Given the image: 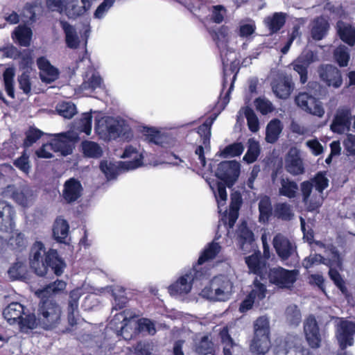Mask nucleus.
Returning <instances> with one entry per match:
<instances>
[{
  "label": "nucleus",
  "mask_w": 355,
  "mask_h": 355,
  "mask_svg": "<svg viewBox=\"0 0 355 355\" xmlns=\"http://www.w3.org/2000/svg\"><path fill=\"white\" fill-rule=\"evenodd\" d=\"M215 197L217 200L219 212H222L223 207L225 206L227 198L225 187L223 183H218L217 193H215Z\"/></svg>",
  "instance_id": "nucleus-62"
},
{
  "label": "nucleus",
  "mask_w": 355,
  "mask_h": 355,
  "mask_svg": "<svg viewBox=\"0 0 355 355\" xmlns=\"http://www.w3.org/2000/svg\"><path fill=\"white\" fill-rule=\"evenodd\" d=\"M15 217L13 207L4 201H0V230L11 232L15 227Z\"/></svg>",
  "instance_id": "nucleus-21"
},
{
  "label": "nucleus",
  "mask_w": 355,
  "mask_h": 355,
  "mask_svg": "<svg viewBox=\"0 0 355 355\" xmlns=\"http://www.w3.org/2000/svg\"><path fill=\"white\" fill-rule=\"evenodd\" d=\"M8 273L12 280H25L28 276L27 267L24 263L18 261L10 268Z\"/></svg>",
  "instance_id": "nucleus-45"
},
{
  "label": "nucleus",
  "mask_w": 355,
  "mask_h": 355,
  "mask_svg": "<svg viewBox=\"0 0 355 355\" xmlns=\"http://www.w3.org/2000/svg\"><path fill=\"white\" fill-rule=\"evenodd\" d=\"M212 343L209 340V337L205 336L201 338L198 343H196V351L200 354H211L212 351Z\"/></svg>",
  "instance_id": "nucleus-60"
},
{
  "label": "nucleus",
  "mask_w": 355,
  "mask_h": 355,
  "mask_svg": "<svg viewBox=\"0 0 355 355\" xmlns=\"http://www.w3.org/2000/svg\"><path fill=\"white\" fill-rule=\"evenodd\" d=\"M69 226L66 220L61 218H57L53 228L55 239L60 243H66L69 236Z\"/></svg>",
  "instance_id": "nucleus-32"
},
{
  "label": "nucleus",
  "mask_w": 355,
  "mask_h": 355,
  "mask_svg": "<svg viewBox=\"0 0 355 355\" xmlns=\"http://www.w3.org/2000/svg\"><path fill=\"white\" fill-rule=\"evenodd\" d=\"M316 245L321 248L325 249L327 257L324 258V260H323V264L329 267L340 268L341 259L338 251L332 245L325 247V245L320 241L316 242Z\"/></svg>",
  "instance_id": "nucleus-34"
},
{
  "label": "nucleus",
  "mask_w": 355,
  "mask_h": 355,
  "mask_svg": "<svg viewBox=\"0 0 355 355\" xmlns=\"http://www.w3.org/2000/svg\"><path fill=\"white\" fill-rule=\"evenodd\" d=\"M5 195L10 196L19 205L23 207L31 206L35 200V195L31 188L26 184L9 185L5 189Z\"/></svg>",
  "instance_id": "nucleus-7"
},
{
  "label": "nucleus",
  "mask_w": 355,
  "mask_h": 355,
  "mask_svg": "<svg viewBox=\"0 0 355 355\" xmlns=\"http://www.w3.org/2000/svg\"><path fill=\"white\" fill-rule=\"evenodd\" d=\"M270 347L269 337L254 336L250 345V349L252 352L259 355H264Z\"/></svg>",
  "instance_id": "nucleus-40"
},
{
  "label": "nucleus",
  "mask_w": 355,
  "mask_h": 355,
  "mask_svg": "<svg viewBox=\"0 0 355 355\" xmlns=\"http://www.w3.org/2000/svg\"><path fill=\"white\" fill-rule=\"evenodd\" d=\"M133 318L134 315L128 311L116 313L110 323V327L120 334L125 339H128L129 337L125 335V331L128 327V322H130V320Z\"/></svg>",
  "instance_id": "nucleus-23"
},
{
  "label": "nucleus",
  "mask_w": 355,
  "mask_h": 355,
  "mask_svg": "<svg viewBox=\"0 0 355 355\" xmlns=\"http://www.w3.org/2000/svg\"><path fill=\"white\" fill-rule=\"evenodd\" d=\"M275 95L280 98H287L293 90V84L288 78H284L272 85Z\"/></svg>",
  "instance_id": "nucleus-37"
},
{
  "label": "nucleus",
  "mask_w": 355,
  "mask_h": 355,
  "mask_svg": "<svg viewBox=\"0 0 355 355\" xmlns=\"http://www.w3.org/2000/svg\"><path fill=\"white\" fill-rule=\"evenodd\" d=\"M211 19L217 24L221 23L225 15L227 14V9L221 5L214 6L211 9Z\"/></svg>",
  "instance_id": "nucleus-64"
},
{
  "label": "nucleus",
  "mask_w": 355,
  "mask_h": 355,
  "mask_svg": "<svg viewBox=\"0 0 355 355\" xmlns=\"http://www.w3.org/2000/svg\"><path fill=\"white\" fill-rule=\"evenodd\" d=\"M29 260L31 268L39 276L46 274L49 267L56 275H60L65 267L64 262L59 257L57 251L53 249L46 250L40 241H37L33 245Z\"/></svg>",
  "instance_id": "nucleus-2"
},
{
  "label": "nucleus",
  "mask_w": 355,
  "mask_h": 355,
  "mask_svg": "<svg viewBox=\"0 0 355 355\" xmlns=\"http://www.w3.org/2000/svg\"><path fill=\"white\" fill-rule=\"evenodd\" d=\"M82 186L78 180L71 178L64 185L62 196L67 202L76 201L81 195Z\"/></svg>",
  "instance_id": "nucleus-25"
},
{
  "label": "nucleus",
  "mask_w": 355,
  "mask_h": 355,
  "mask_svg": "<svg viewBox=\"0 0 355 355\" xmlns=\"http://www.w3.org/2000/svg\"><path fill=\"white\" fill-rule=\"evenodd\" d=\"M56 110L60 116L71 119L76 113V105L71 102H62L57 105Z\"/></svg>",
  "instance_id": "nucleus-55"
},
{
  "label": "nucleus",
  "mask_w": 355,
  "mask_h": 355,
  "mask_svg": "<svg viewBox=\"0 0 355 355\" xmlns=\"http://www.w3.org/2000/svg\"><path fill=\"white\" fill-rule=\"evenodd\" d=\"M285 21L286 15L282 12H275L264 19L266 26L272 33L278 31L284 26Z\"/></svg>",
  "instance_id": "nucleus-41"
},
{
  "label": "nucleus",
  "mask_w": 355,
  "mask_h": 355,
  "mask_svg": "<svg viewBox=\"0 0 355 355\" xmlns=\"http://www.w3.org/2000/svg\"><path fill=\"white\" fill-rule=\"evenodd\" d=\"M91 6V0H66L64 14L69 19H76L85 15Z\"/></svg>",
  "instance_id": "nucleus-16"
},
{
  "label": "nucleus",
  "mask_w": 355,
  "mask_h": 355,
  "mask_svg": "<svg viewBox=\"0 0 355 355\" xmlns=\"http://www.w3.org/2000/svg\"><path fill=\"white\" fill-rule=\"evenodd\" d=\"M318 73L321 80L329 87L338 88L343 84V78L340 70L333 65L326 64L321 66Z\"/></svg>",
  "instance_id": "nucleus-17"
},
{
  "label": "nucleus",
  "mask_w": 355,
  "mask_h": 355,
  "mask_svg": "<svg viewBox=\"0 0 355 355\" xmlns=\"http://www.w3.org/2000/svg\"><path fill=\"white\" fill-rule=\"evenodd\" d=\"M31 37L32 31L26 26H17L13 33V38L15 39L20 45L24 46H28L30 45Z\"/></svg>",
  "instance_id": "nucleus-42"
},
{
  "label": "nucleus",
  "mask_w": 355,
  "mask_h": 355,
  "mask_svg": "<svg viewBox=\"0 0 355 355\" xmlns=\"http://www.w3.org/2000/svg\"><path fill=\"white\" fill-rule=\"evenodd\" d=\"M274 215L282 220H291L293 216L291 206L286 202L277 203L274 208Z\"/></svg>",
  "instance_id": "nucleus-50"
},
{
  "label": "nucleus",
  "mask_w": 355,
  "mask_h": 355,
  "mask_svg": "<svg viewBox=\"0 0 355 355\" xmlns=\"http://www.w3.org/2000/svg\"><path fill=\"white\" fill-rule=\"evenodd\" d=\"M194 274L198 277V269L194 268L180 277L175 283L169 286L171 294H187L191 289L192 282L194 279Z\"/></svg>",
  "instance_id": "nucleus-20"
},
{
  "label": "nucleus",
  "mask_w": 355,
  "mask_h": 355,
  "mask_svg": "<svg viewBox=\"0 0 355 355\" xmlns=\"http://www.w3.org/2000/svg\"><path fill=\"white\" fill-rule=\"evenodd\" d=\"M299 188L297 184L288 178H282L279 187V193L288 198H294Z\"/></svg>",
  "instance_id": "nucleus-38"
},
{
  "label": "nucleus",
  "mask_w": 355,
  "mask_h": 355,
  "mask_svg": "<svg viewBox=\"0 0 355 355\" xmlns=\"http://www.w3.org/2000/svg\"><path fill=\"white\" fill-rule=\"evenodd\" d=\"M245 263H247L250 270L258 275L262 279L268 272L266 263L264 261L261 260L259 253H254L251 256L245 258Z\"/></svg>",
  "instance_id": "nucleus-28"
},
{
  "label": "nucleus",
  "mask_w": 355,
  "mask_h": 355,
  "mask_svg": "<svg viewBox=\"0 0 355 355\" xmlns=\"http://www.w3.org/2000/svg\"><path fill=\"white\" fill-rule=\"evenodd\" d=\"M37 64L40 70V76L42 82L51 83L58 78V70L51 64L49 61L41 57L37 59Z\"/></svg>",
  "instance_id": "nucleus-24"
},
{
  "label": "nucleus",
  "mask_w": 355,
  "mask_h": 355,
  "mask_svg": "<svg viewBox=\"0 0 355 355\" xmlns=\"http://www.w3.org/2000/svg\"><path fill=\"white\" fill-rule=\"evenodd\" d=\"M329 28L328 21L324 17L315 19L310 24L311 35L314 40H321Z\"/></svg>",
  "instance_id": "nucleus-29"
},
{
  "label": "nucleus",
  "mask_w": 355,
  "mask_h": 355,
  "mask_svg": "<svg viewBox=\"0 0 355 355\" xmlns=\"http://www.w3.org/2000/svg\"><path fill=\"white\" fill-rule=\"evenodd\" d=\"M115 1L116 0H103L95 10L94 17L98 19H103L114 5Z\"/></svg>",
  "instance_id": "nucleus-61"
},
{
  "label": "nucleus",
  "mask_w": 355,
  "mask_h": 355,
  "mask_svg": "<svg viewBox=\"0 0 355 355\" xmlns=\"http://www.w3.org/2000/svg\"><path fill=\"white\" fill-rule=\"evenodd\" d=\"M218 49L222 51L227 49L231 37V31L228 26H222L212 35Z\"/></svg>",
  "instance_id": "nucleus-35"
},
{
  "label": "nucleus",
  "mask_w": 355,
  "mask_h": 355,
  "mask_svg": "<svg viewBox=\"0 0 355 355\" xmlns=\"http://www.w3.org/2000/svg\"><path fill=\"white\" fill-rule=\"evenodd\" d=\"M216 116L213 118H208L205 121L200 125L198 128V132L202 139V143L205 146H207L209 143V139L211 137V128L216 119Z\"/></svg>",
  "instance_id": "nucleus-51"
},
{
  "label": "nucleus",
  "mask_w": 355,
  "mask_h": 355,
  "mask_svg": "<svg viewBox=\"0 0 355 355\" xmlns=\"http://www.w3.org/2000/svg\"><path fill=\"white\" fill-rule=\"evenodd\" d=\"M84 154L90 157H99L102 155V149L96 142L85 141L82 143Z\"/></svg>",
  "instance_id": "nucleus-52"
},
{
  "label": "nucleus",
  "mask_w": 355,
  "mask_h": 355,
  "mask_svg": "<svg viewBox=\"0 0 355 355\" xmlns=\"http://www.w3.org/2000/svg\"><path fill=\"white\" fill-rule=\"evenodd\" d=\"M241 170L239 162L232 160L220 163L218 166L216 175L223 180L227 186L233 185L237 180Z\"/></svg>",
  "instance_id": "nucleus-11"
},
{
  "label": "nucleus",
  "mask_w": 355,
  "mask_h": 355,
  "mask_svg": "<svg viewBox=\"0 0 355 355\" xmlns=\"http://www.w3.org/2000/svg\"><path fill=\"white\" fill-rule=\"evenodd\" d=\"M255 22L250 19L241 20L237 28L238 35L243 38H248L252 36L256 31Z\"/></svg>",
  "instance_id": "nucleus-46"
},
{
  "label": "nucleus",
  "mask_w": 355,
  "mask_h": 355,
  "mask_svg": "<svg viewBox=\"0 0 355 355\" xmlns=\"http://www.w3.org/2000/svg\"><path fill=\"white\" fill-rule=\"evenodd\" d=\"M284 166L286 171L293 175H298L304 173V163L298 148L293 147L289 149L285 157Z\"/></svg>",
  "instance_id": "nucleus-14"
},
{
  "label": "nucleus",
  "mask_w": 355,
  "mask_h": 355,
  "mask_svg": "<svg viewBox=\"0 0 355 355\" xmlns=\"http://www.w3.org/2000/svg\"><path fill=\"white\" fill-rule=\"evenodd\" d=\"M123 157H130L132 160L118 162L102 161L100 164L101 171L105 174L107 180L114 179L121 172L133 170L142 165V153H139L133 146H128L125 148Z\"/></svg>",
  "instance_id": "nucleus-4"
},
{
  "label": "nucleus",
  "mask_w": 355,
  "mask_h": 355,
  "mask_svg": "<svg viewBox=\"0 0 355 355\" xmlns=\"http://www.w3.org/2000/svg\"><path fill=\"white\" fill-rule=\"evenodd\" d=\"M272 244L277 254L283 261L288 259L295 252V246L281 234L273 238Z\"/></svg>",
  "instance_id": "nucleus-18"
},
{
  "label": "nucleus",
  "mask_w": 355,
  "mask_h": 355,
  "mask_svg": "<svg viewBox=\"0 0 355 355\" xmlns=\"http://www.w3.org/2000/svg\"><path fill=\"white\" fill-rule=\"evenodd\" d=\"M244 150L241 143H234L226 146L221 152L220 155L224 157L239 156Z\"/></svg>",
  "instance_id": "nucleus-58"
},
{
  "label": "nucleus",
  "mask_w": 355,
  "mask_h": 355,
  "mask_svg": "<svg viewBox=\"0 0 355 355\" xmlns=\"http://www.w3.org/2000/svg\"><path fill=\"white\" fill-rule=\"evenodd\" d=\"M145 140L148 142L160 145L163 147L170 146L171 139L164 134H162L160 132L155 130L153 128H146L144 130Z\"/></svg>",
  "instance_id": "nucleus-31"
},
{
  "label": "nucleus",
  "mask_w": 355,
  "mask_h": 355,
  "mask_svg": "<svg viewBox=\"0 0 355 355\" xmlns=\"http://www.w3.org/2000/svg\"><path fill=\"white\" fill-rule=\"evenodd\" d=\"M248 144V150L243 159L248 164H251L257 159L260 154V146L259 143L254 139H250Z\"/></svg>",
  "instance_id": "nucleus-47"
},
{
  "label": "nucleus",
  "mask_w": 355,
  "mask_h": 355,
  "mask_svg": "<svg viewBox=\"0 0 355 355\" xmlns=\"http://www.w3.org/2000/svg\"><path fill=\"white\" fill-rule=\"evenodd\" d=\"M239 243L240 248L244 253L249 252L253 248L254 234L243 223L239 228Z\"/></svg>",
  "instance_id": "nucleus-30"
},
{
  "label": "nucleus",
  "mask_w": 355,
  "mask_h": 355,
  "mask_svg": "<svg viewBox=\"0 0 355 355\" xmlns=\"http://www.w3.org/2000/svg\"><path fill=\"white\" fill-rule=\"evenodd\" d=\"M338 33L340 39L350 46L355 43V29L343 21L337 23Z\"/></svg>",
  "instance_id": "nucleus-36"
},
{
  "label": "nucleus",
  "mask_w": 355,
  "mask_h": 355,
  "mask_svg": "<svg viewBox=\"0 0 355 355\" xmlns=\"http://www.w3.org/2000/svg\"><path fill=\"white\" fill-rule=\"evenodd\" d=\"M254 336L269 337L270 326L269 320L266 316L258 318L254 324Z\"/></svg>",
  "instance_id": "nucleus-48"
},
{
  "label": "nucleus",
  "mask_w": 355,
  "mask_h": 355,
  "mask_svg": "<svg viewBox=\"0 0 355 355\" xmlns=\"http://www.w3.org/2000/svg\"><path fill=\"white\" fill-rule=\"evenodd\" d=\"M60 25L65 35V42L67 47L73 49L79 48L82 41L76 28L65 21H60Z\"/></svg>",
  "instance_id": "nucleus-26"
},
{
  "label": "nucleus",
  "mask_w": 355,
  "mask_h": 355,
  "mask_svg": "<svg viewBox=\"0 0 355 355\" xmlns=\"http://www.w3.org/2000/svg\"><path fill=\"white\" fill-rule=\"evenodd\" d=\"M318 60V56L314 52L310 50H305L293 63V69L300 75L302 83L304 84L307 80V67L311 63Z\"/></svg>",
  "instance_id": "nucleus-15"
},
{
  "label": "nucleus",
  "mask_w": 355,
  "mask_h": 355,
  "mask_svg": "<svg viewBox=\"0 0 355 355\" xmlns=\"http://www.w3.org/2000/svg\"><path fill=\"white\" fill-rule=\"evenodd\" d=\"M121 125L118 121L110 116L96 120L94 130L103 139L108 140L119 136Z\"/></svg>",
  "instance_id": "nucleus-8"
},
{
  "label": "nucleus",
  "mask_w": 355,
  "mask_h": 355,
  "mask_svg": "<svg viewBox=\"0 0 355 355\" xmlns=\"http://www.w3.org/2000/svg\"><path fill=\"white\" fill-rule=\"evenodd\" d=\"M102 84V79L97 73H92V75L84 80V82L80 85V89L85 90H94L101 87Z\"/></svg>",
  "instance_id": "nucleus-57"
},
{
  "label": "nucleus",
  "mask_w": 355,
  "mask_h": 355,
  "mask_svg": "<svg viewBox=\"0 0 355 355\" xmlns=\"http://www.w3.org/2000/svg\"><path fill=\"white\" fill-rule=\"evenodd\" d=\"M287 321L294 325H297L301 321V313L296 305L288 306L286 310Z\"/></svg>",
  "instance_id": "nucleus-59"
},
{
  "label": "nucleus",
  "mask_w": 355,
  "mask_h": 355,
  "mask_svg": "<svg viewBox=\"0 0 355 355\" xmlns=\"http://www.w3.org/2000/svg\"><path fill=\"white\" fill-rule=\"evenodd\" d=\"M267 294L266 286L264 283H261L257 278L254 280L252 285L251 291L248 295L253 299L257 305H259Z\"/></svg>",
  "instance_id": "nucleus-43"
},
{
  "label": "nucleus",
  "mask_w": 355,
  "mask_h": 355,
  "mask_svg": "<svg viewBox=\"0 0 355 355\" xmlns=\"http://www.w3.org/2000/svg\"><path fill=\"white\" fill-rule=\"evenodd\" d=\"M299 342L300 340L297 338L292 336H287L285 338H277L274 347L275 352L277 355H286L288 350L295 347L296 344Z\"/></svg>",
  "instance_id": "nucleus-33"
},
{
  "label": "nucleus",
  "mask_w": 355,
  "mask_h": 355,
  "mask_svg": "<svg viewBox=\"0 0 355 355\" xmlns=\"http://www.w3.org/2000/svg\"><path fill=\"white\" fill-rule=\"evenodd\" d=\"M221 246L216 242H211L205 248L200 256L198 264L201 265L206 261L212 259L220 252Z\"/></svg>",
  "instance_id": "nucleus-44"
},
{
  "label": "nucleus",
  "mask_w": 355,
  "mask_h": 355,
  "mask_svg": "<svg viewBox=\"0 0 355 355\" xmlns=\"http://www.w3.org/2000/svg\"><path fill=\"white\" fill-rule=\"evenodd\" d=\"M245 116L247 119L249 129L253 132H257L259 130V121L253 110L248 107L245 108Z\"/></svg>",
  "instance_id": "nucleus-63"
},
{
  "label": "nucleus",
  "mask_w": 355,
  "mask_h": 355,
  "mask_svg": "<svg viewBox=\"0 0 355 355\" xmlns=\"http://www.w3.org/2000/svg\"><path fill=\"white\" fill-rule=\"evenodd\" d=\"M78 139V135L73 130L55 135V138L51 140L54 152L60 153L64 156L71 154Z\"/></svg>",
  "instance_id": "nucleus-10"
},
{
  "label": "nucleus",
  "mask_w": 355,
  "mask_h": 355,
  "mask_svg": "<svg viewBox=\"0 0 355 355\" xmlns=\"http://www.w3.org/2000/svg\"><path fill=\"white\" fill-rule=\"evenodd\" d=\"M3 316L10 325L17 324L23 332L36 328L35 315L19 302H11L4 308Z\"/></svg>",
  "instance_id": "nucleus-5"
},
{
  "label": "nucleus",
  "mask_w": 355,
  "mask_h": 355,
  "mask_svg": "<svg viewBox=\"0 0 355 355\" xmlns=\"http://www.w3.org/2000/svg\"><path fill=\"white\" fill-rule=\"evenodd\" d=\"M334 56L340 67L347 66L350 58L347 47L343 45L337 47L334 51Z\"/></svg>",
  "instance_id": "nucleus-54"
},
{
  "label": "nucleus",
  "mask_w": 355,
  "mask_h": 355,
  "mask_svg": "<svg viewBox=\"0 0 355 355\" xmlns=\"http://www.w3.org/2000/svg\"><path fill=\"white\" fill-rule=\"evenodd\" d=\"M295 101L302 110L318 117L323 116L324 110L322 103L314 96L306 92H302L295 97Z\"/></svg>",
  "instance_id": "nucleus-13"
},
{
  "label": "nucleus",
  "mask_w": 355,
  "mask_h": 355,
  "mask_svg": "<svg viewBox=\"0 0 355 355\" xmlns=\"http://www.w3.org/2000/svg\"><path fill=\"white\" fill-rule=\"evenodd\" d=\"M353 116L347 110H340L337 112L332 123L331 130L339 134H343L350 129Z\"/></svg>",
  "instance_id": "nucleus-22"
},
{
  "label": "nucleus",
  "mask_w": 355,
  "mask_h": 355,
  "mask_svg": "<svg viewBox=\"0 0 355 355\" xmlns=\"http://www.w3.org/2000/svg\"><path fill=\"white\" fill-rule=\"evenodd\" d=\"M65 288L66 283L64 281L57 280L42 288L35 291V295L42 299L38 304L37 318L35 317L36 327L40 325L45 329H51L60 323L62 309L54 300L49 297L60 293Z\"/></svg>",
  "instance_id": "nucleus-1"
},
{
  "label": "nucleus",
  "mask_w": 355,
  "mask_h": 355,
  "mask_svg": "<svg viewBox=\"0 0 355 355\" xmlns=\"http://www.w3.org/2000/svg\"><path fill=\"white\" fill-rule=\"evenodd\" d=\"M298 275L297 270H288L279 267L270 269L268 278L270 283L279 288H290L297 280Z\"/></svg>",
  "instance_id": "nucleus-9"
},
{
  "label": "nucleus",
  "mask_w": 355,
  "mask_h": 355,
  "mask_svg": "<svg viewBox=\"0 0 355 355\" xmlns=\"http://www.w3.org/2000/svg\"><path fill=\"white\" fill-rule=\"evenodd\" d=\"M92 120L91 113H84L76 123L77 130L85 132L87 135H89L92 132Z\"/></svg>",
  "instance_id": "nucleus-56"
},
{
  "label": "nucleus",
  "mask_w": 355,
  "mask_h": 355,
  "mask_svg": "<svg viewBox=\"0 0 355 355\" xmlns=\"http://www.w3.org/2000/svg\"><path fill=\"white\" fill-rule=\"evenodd\" d=\"M15 73L13 68H7L3 72V83L7 94L12 98H15L14 77Z\"/></svg>",
  "instance_id": "nucleus-49"
},
{
  "label": "nucleus",
  "mask_w": 355,
  "mask_h": 355,
  "mask_svg": "<svg viewBox=\"0 0 355 355\" xmlns=\"http://www.w3.org/2000/svg\"><path fill=\"white\" fill-rule=\"evenodd\" d=\"M259 209L260 212L259 220L265 223L272 213L270 200L268 196H263L260 199Z\"/></svg>",
  "instance_id": "nucleus-53"
},
{
  "label": "nucleus",
  "mask_w": 355,
  "mask_h": 355,
  "mask_svg": "<svg viewBox=\"0 0 355 355\" xmlns=\"http://www.w3.org/2000/svg\"><path fill=\"white\" fill-rule=\"evenodd\" d=\"M82 295L81 288H77L70 293L68 305V320L69 323L73 326L77 324L78 318V300Z\"/></svg>",
  "instance_id": "nucleus-27"
},
{
  "label": "nucleus",
  "mask_w": 355,
  "mask_h": 355,
  "mask_svg": "<svg viewBox=\"0 0 355 355\" xmlns=\"http://www.w3.org/2000/svg\"><path fill=\"white\" fill-rule=\"evenodd\" d=\"M283 125L279 119H273L266 127V140L267 142L275 143L282 131Z\"/></svg>",
  "instance_id": "nucleus-39"
},
{
  "label": "nucleus",
  "mask_w": 355,
  "mask_h": 355,
  "mask_svg": "<svg viewBox=\"0 0 355 355\" xmlns=\"http://www.w3.org/2000/svg\"><path fill=\"white\" fill-rule=\"evenodd\" d=\"M304 331L306 339L312 348H318L321 338L317 321L313 316H309L304 322Z\"/></svg>",
  "instance_id": "nucleus-19"
},
{
  "label": "nucleus",
  "mask_w": 355,
  "mask_h": 355,
  "mask_svg": "<svg viewBox=\"0 0 355 355\" xmlns=\"http://www.w3.org/2000/svg\"><path fill=\"white\" fill-rule=\"evenodd\" d=\"M355 322L340 319L336 326V337L342 349L354 344Z\"/></svg>",
  "instance_id": "nucleus-12"
},
{
  "label": "nucleus",
  "mask_w": 355,
  "mask_h": 355,
  "mask_svg": "<svg viewBox=\"0 0 355 355\" xmlns=\"http://www.w3.org/2000/svg\"><path fill=\"white\" fill-rule=\"evenodd\" d=\"M329 180L321 173L315 178L300 184L302 200L309 211L317 210L324 200L323 191L328 187Z\"/></svg>",
  "instance_id": "nucleus-3"
},
{
  "label": "nucleus",
  "mask_w": 355,
  "mask_h": 355,
  "mask_svg": "<svg viewBox=\"0 0 355 355\" xmlns=\"http://www.w3.org/2000/svg\"><path fill=\"white\" fill-rule=\"evenodd\" d=\"M234 284L232 279L225 275L214 277L209 286L201 291V295L211 301L225 302L230 299L234 291Z\"/></svg>",
  "instance_id": "nucleus-6"
}]
</instances>
